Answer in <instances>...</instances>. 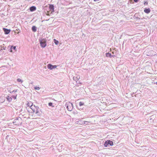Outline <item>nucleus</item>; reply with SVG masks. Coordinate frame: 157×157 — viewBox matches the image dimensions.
Listing matches in <instances>:
<instances>
[{"instance_id": "obj_1", "label": "nucleus", "mask_w": 157, "mask_h": 157, "mask_svg": "<svg viewBox=\"0 0 157 157\" xmlns=\"http://www.w3.org/2000/svg\"><path fill=\"white\" fill-rule=\"evenodd\" d=\"M30 108L36 114H37L38 113V106L32 105L30 106Z\"/></svg>"}, {"instance_id": "obj_2", "label": "nucleus", "mask_w": 157, "mask_h": 157, "mask_svg": "<svg viewBox=\"0 0 157 157\" xmlns=\"http://www.w3.org/2000/svg\"><path fill=\"white\" fill-rule=\"evenodd\" d=\"M66 106L67 110L69 111H71L73 109V105L70 102L66 103Z\"/></svg>"}, {"instance_id": "obj_3", "label": "nucleus", "mask_w": 157, "mask_h": 157, "mask_svg": "<svg viewBox=\"0 0 157 157\" xmlns=\"http://www.w3.org/2000/svg\"><path fill=\"white\" fill-rule=\"evenodd\" d=\"M40 46L42 48H44L46 45V41L44 39H43L40 41Z\"/></svg>"}, {"instance_id": "obj_4", "label": "nucleus", "mask_w": 157, "mask_h": 157, "mask_svg": "<svg viewBox=\"0 0 157 157\" xmlns=\"http://www.w3.org/2000/svg\"><path fill=\"white\" fill-rule=\"evenodd\" d=\"M49 10H47V14L51 13L54 11V6L52 5H51L48 7Z\"/></svg>"}, {"instance_id": "obj_5", "label": "nucleus", "mask_w": 157, "mask_h": 157, "mask_svg": "<svg viewBox=\"0 0 157 157\" xmlns=\"http://www.w3.org/2000/svg\"><path fill=\"white\" fill-rule=\"evenodd\" d=\"M19 120H21V118H19L14 119L13 121V124L15 125H18L19 124H20V123L19 121Z\"/></svg>"}, {"instance_id": "obj_6", "label": "nucleus", "mask_w": 157, "mask_h": 157, "mask_svg": "<svg viewBox=\"0 0 157 157\" xmlns=\"http://www.w3.org/2000/svg\"><path fill=\"white\" fill-rule=\"evenodd\" d=\"M47 67L48 69L50 70H52L53 69L56 68L57 66L53 65L51 64H49L47 65Z\"/></svg>"}, {"instance_id": "obj_7", "label": "nucleus", "mask_w": 157, "mask_h": 157, "mask_svg": "<svg viewBox=\"0 0 157 157\" xmlns=\"http://www.w3.org/2000/svg\"><path fill=\"white\" fill-rule=\"evenodd\" d=\"M3 30L4 31L5 33V34H8L10 32V29H7L5 28H3Z\"/></svg>"}, {"instance_id": "obj_8", "label": "nucleus", "mask_w": 157, "mask_h": 157, "mask_svg": "<svg viewBox=\"0 0 157 157\" xmlns=\"http://www.w3.org/2000/svg\"><path fill=\"white\" fill-rule=\"evenodd\" d=\"M80 77L79 75H76L73 77V80L76 82H77L80 78Z\"/></svg>"}, {"instance_id": "obj_9", "label": "nucleus", "mask_w": 157, "mask_h": 157, "mask_svg": "<svg viewBox=\"0 0 157 157\" xmlns=\"http://www.w3.org/2000/svg\"><path fill=\"white\" fill-rule=\"evenodd\" d=\"M8 91L10 93H12L13 92L15 93L17 92V90H12V89L11 88L9 87L7 89Z\"/></svg>"}, {"instance_id": "obj_10", "label": "nucleus", "mask_w": 157, "mask_h": 157, "mask_svg": "<svg viewBox=\"0 0 157 157\" xmlns=\"http://www.w3.org/2000/svg\"><path fill=\"white\" fill-rule=\"evenodd\" d=\"M106 56L107 57H110L111 58L112 57H114L116 56V55H111L110 53H106Z\"/></svg>"}, {"instance_id": "obj_11", "label": "nucleus", "mask_w": 157, "mask_h": 157, "mask_svg": "<svg viewBox=\"0 0 157 157\" xmlns=\"http://www.w3.org/2000/svg\"><path fill=\"white\" fill-rule=\"evenodd\" d=\"M5 100V97H1L0 98V102L1 103L3 102Z\"/></svg>"}, {"instance_id": "obj_12", "label": "nucleus", "mask_w": 157, "mask_h": 157, "mask_svg": "<svg viewBox=\"0 0 157 157\" xmlns=\"http://www.w3.org/2000/svg\"><path fill=\"white\" fill-rule=\"evenodd\" d=\"M6 99L7 101H8L9 102H11L12 100V98L10 96H7L6 97Z\"/></svg>"}, {"instance_id": "obj_13", "label": "nucleus", "mask_w": 157, "mask_h": 157, "mask_svg": "<svg viewBox=\"0 0 157 157\" xmlns=\"http://www.w3.org/2000/svg\"><path fill=\"white\" fill-rule=\"evenodd\" d=\"M78 124H85L87 122V121H78Z\"/></svg>"}, {"instance_id": "obj_14", "label": "nucleus", "mask_w": 157, "mask_h": 157, "mask_svg": "<svg viewBox=\"0 0 157 157\" xmlns=\"http://www.w3.org/2000/svg\"><path fill=\"white\" fill-rule=\"evenodd\" d=\"M29 10L31 11H33L36 10V7L34 6H33L30 8Z\"/></svg>"}, {"instance_id": "obj_15", "label": "nucleus", "mask_w": 157, "mask_h": 157, "mask_svg": "<svg viewBox=\"0 0 157 157\" xmlns=\"http://www.w3.org/2000/svg\"><path fill=\"white\" fill-rule=\"evenodd\" d=\"M150 9L149 8L145 9L144 10V12L147 13H148L150 12Z\"/></svg>"}, {"instance_id": "obj_16", "label": "nucleus", "mask_w": 157, "mask_h": 157, "mask_svg": "<svg viewBox=\"0 0 157 157\" xmlns=\"http://www.w3.org/2000/svg\"><path fill=\"white\" fill-rule=\"evenodd\" d=\"M104 145L105 147H107L108 146H109V142L108 141V140L107 141H106L104 144Z\"/></svg>"}, {"instance_id": "obj_17", "label": "nucleus", "mask_w": 157, "mask_h": 157, "mask_svg": "<svg viewBox=\"0 0 157 157\" xmlns=\"http://www.w3.org/2000/svg\"><path fill=\"white\" fill-rule=\"evenodd\" d=\"M32 30L33 32H35L36 31V28L35 26H33L32 27Z\"/></svg>"}, {"instance_id": "obj_18", "label": "nucleus", "mask_w": 157, "mask_h": 157, "mask_svg": "<svg viewBox=\"0 0 157 157\" xmlns=\"http://www.w3.org/2000/svg\"><path fill=\"white\" fill-rule=\"evenodd\" d=\"M17 94H14L13 95L11 96V97L12 98H13L14 99H16L17 98Z\"/></svg>"}, {"instance_id": "obj_19", "label": "nucleus", "mask_w": 157, "mask_h": 157, "mask_svg": "<svg viewBox=\"0 0 157 157\" xmlns=\"http://www.w3.org/2000/svg\"><path fill=\"white\" fill-rule=\"evenodd\" d=\"M108 141L109 142V145L110 146H112L113 145V143L112 141L108 140Z\"/></svg>"}, {"instance_id": "obj_20", "label": "nucleus", "mask_w": 157, "mask_h": 157, "mask_svg": "<svg viewBox=\"0 0 157 157\" xmlns=\"http://www.w3.org/2000/svg\"><path fill=\"white\" fill-rule=\"evenodd\" d=\"M17 82H21V83L23 82V80L20 78L17 79Z\"/></svg>"}, {"instance_id": "obj_21", "label": "nucleus", "mask_w": 157, "mask_h": 157, "mask_svg": "<svg viewBox=\"0 0 157 157\" xmlns=\"http://www.w3.org/2000/svg\"><path fill=\"white\" fill-rule=\"evenodd\" d=\"M54 42L55 44L56 45H57L58 44V43H59V42L58 40H57L55 39H54Z\"/></svg>"}, {"instance_id": "obj_22", "label": "nucleus", "mask_w": 157, "mask_h": 157, "mask_svg": "<svg viewBox=\"0 0 157 157\" xmlns=\"http://www.w3.org/2000/svg\"><path fill=\"white\" fill-rule=\"evenodd\" d=\"M12 48H13V49L14 50H16V46L13 47V46H12L11 47V50H10V52H12Z\"/></svg>"}, {"instance_id": "obj_23", "label": "nucleus", "mask_w": 157, "mask_h": 157, "mask_svg": "<svg viewBox=\"0 0 157 157\" xmlns=\"http://www.w3.org/2000/svg\"><path fill=\"white\" fill-rule=\"evenodd\" d=\"M79 105L80 106H81L84 105V103L82 102H79Z\"/></svg>"}, {"instance_id": "obj_24", "label": "nucleus", "mask_w": 157, "mask_h": 157, "mask_svg": "<svg viewBox=\"0 0 157 157\" xmlns=\"http://www.w3.org/2000/svg\"><path fill=\"white\" fill-rule=\"evenodd\" d=\"M40 89V88L39 87H37V86H35L34 87V89L35 90H39Z\"/></svg>"}, {"instance_id": "obj_25", "label": "nucleus", "mask_w": 157, "mask_h": 157, "mask_svg": "<svg viewBox=\"0 0 157 157\" xmlns=\"http://www.w3.org/2000/svg\"><path fill=\"white\" fill-rule=\"evenodd\" d=\"M52 105V103H51V102H50L48 103V105L49 106H51Z\"/></svg>"}, {"instance_id": "obj_26", "label": "nucleus", "mask_w": 157, "mask_h": 157, "mask_svg": "<svg viewBox=\"0 0 157 157\" xmlns=\"http://www.w3.org/2000/svg\"><path fill=\"white\" fill-rule=\"evenodd\" d=\"M147 4H148V2H144V4L145 5H147Z\"/></svg>"}, {"instance_id": "obj_27", "label": "nucleus", "mask_w": 157, "mask_h": 157, "mask_svg": "<svg viewBox=\"0 0 157 157\" xmlns=\"http://www.w3.org/2000/svg\"><path fill=\"white\" fill-rule=\"evenodd\" d=\"M116 51H114L113 52H112V53L113 54H115L116 53Z\"/></svg>"}, {"instance_id": "obj_28", "label": "nucleus", "mask_w": 157, "mask_h": 157, "mask_svg": "<svg viewBox=\"0 0 157 157\" xmlns=\"http://www.w3.org/2000/svg\"><path fill=\"white\" fill-rule=\"evenodd\" d=\"M134 1L136 2H137L139 0H134Z\"/></svg>"}, {"instance_id": "obj_29", "label": "nucleus", "mask_w": 157, "mask_h": 157, "mask_svg": "<svg viewBox=\"0 0 157 157\" xmlns=\"http://www.w3.org/2000/svg\"><path fill=\"white\" fill-rule=\"evenodd\" d=\"M88 122H87V123H86L85 124H86V125H88Z\"/></svg>"}, {"instance_id": "obj_30", "label": "nucleus", "mask_w": 157, "mask_h": 157, "mask_svg": "<svg viewBox=\"0 0 157 157\" xmlns=\"http://www.w3.org/2000/svg\"><path fill=\"white\" fill-rule=\"evenodd\" d=\"M99 0H94V1L96 2L99 1Z\"/></svg>"}, {"instance_id": "obj_31", "label": "nucleus", "mask_w": 157, "mask_h": 157, "mask_svg": "<svg viewBox=\"0 0 157 157\" xmlns=\"http://www.w3.org/2000/svg\"><path fill=\"white\" fill-rule=\"evenodd\" d=\"M156 84L157 85V82H156Z\"/></svg>"}]
</instances>
